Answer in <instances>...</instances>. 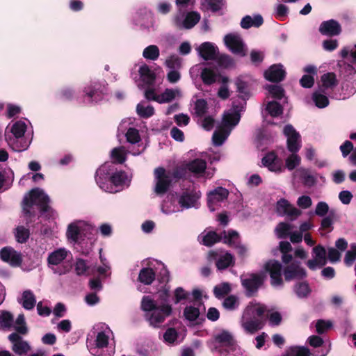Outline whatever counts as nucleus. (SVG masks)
<instances>
[{"label":"nucleus","mask_w":356,"mask_h":356,"mask_svg":"<svg viewBox=\"0 0 356 356\" xmlns=\"http://www.w3.org/2000/svg\"><path fill=\"white\" fill-rule=\"evenodd\" d=\"M215 60L220 67L223 68H228L233 65V59L226 54H217V58Z\"/></svg>","instance_id":"60"},{"label":"nucleus","mask_w":356,"mask_h":356,"mask_svg":"<svg viewBox=\"0 0 356 356\" xmlns=\"http://www.w3.org/2000/svg\"><path fill=\"white\" fill-rule=\"evenodd\" d=\"M139 73L143 81L146 83L152 84L154 82L156 76L147 65L145 64L140 66Z\"/></svg>","instance_id":"36"},{"label":"nucleus","mask_w":356,"mask_h":356,"mask_svg":"<svg viewBox=\"0 0 356 356\" xmlns=\"http://www.w3.org/2000/svg\"><path fill=\"white\" fill-rule=\"evenodd\" d=\"M223 243L237 250L238 255L244 259L248 254V248L241 244L238 233L235 230L223 231Z\"/></svg>","instance_id":"8"},{"label":"nucleus","mask_w":356,"mask_h":356,"mask_svg":"<svg viewBox=\"0 0 356 356\" xmlns=\"http://www.w3.org/2000/svg\"><path fill=\"white\" fill-rule=\"evenodd\" d=\"M127 179V175L124 171H117L110 177L109 180L115 186H122Z\"/></svg>","instance_id":"41"},{"label":"nucleus","mask_w":356,"mask_h":356,"mask_svg":"<svg viewBox=\"0 0 356 356\" xmlns=\"http://www.w3.org/2000/svg\"><path fill=\"white\" fill-rule=\"evenodd\" d=\"M195 113L199 117H202L207 112L208 109V104L207 102L204 99H198L196 100L195 103Z\"/></svg>","instance_id":"56"},{"label":"nucleus","mask_w":356,"mask_h":356,"mask_svg":"<svg viewBox=\"0 0 356 356\" xmlns=\"http://www.w3.org/2000/svg\"><path fill=\"white\" fill-rule=\"evenodd\" d=\"M284 275L285 280L289 282L294 279H302L306 277L307 273L299 264L292 263L284 268Z\"/></svg>","instance_id":"19"},{"label":"nucleus","mask_w":356,"mask_h":356,"mask_svg":"<svg viewBox=\"0 0 356 356\" xmlns=\"http://www.w3.org/2000/svg\"><path fill=\"white\" fill-rule=\"evenodd\" d=\"M176 92L173 89L166 88L160 95L159 104L168 103L172 102L176 97Z\"/></svg>","instance_id":"59"},{"label":"nucleus","mask_w":356,"mask_h":356,"mask_svg":"<svg viewBox=\"0 0 356 356\" xmlns=\"http://www.w3.org/2000/svg\"><path fill=\"white\" fill-rule=\"evenodd\" d=\"M277 156L274 152L267 153L262 159V164L267 167L270 171L278 170L277 165Z\"/></svg>","instance_id":"32"},{"label":"nucleus","mask_w":356,"mask_h":356,"mask_svg":"<svg viewBox=\"0 0 356 356\" xmlns=\"http://www.w3.org/2000/svg\"><path fill=\"white\" fill-rule=\"evenodd\" d=\"M229 195L227 189L223 187H218L208 194V205L211 208V204L220 202L227 199Z\"/></svg>","instance_id":"20"},{"label":"nucleus","mask_w":356,"mask_h":356,"mask_svg":"<svg viewBox=\"0 0 356 356\" xmlns=\"http://www.w3.org/2000/svg\"><path fill=\"white\" fill-rule=\"evenodd\" d=\"M6 139L8 140L9 145L15 152H22L26 149L29 147V145L26 141L22 142V138L19 139H12V138L10 137L8 139L7 136H6Z\"/></svg>","instance_id":"44"},{"label":"nucleus","mask_w":356,"mask_h":356,"mask_svg":"<svg viewBox=\"0 0 356 356\" xmlns=\"http://www.w3.org/2000/svg\"><path fill=\"white\" fill-rule=\"evenodd\" d=\"M224 41L225 45L232 53L241 56H245L244 44L240 35L229 33L225 36Z\"/></svg>","instance_id":"11"},{"label":"nucleus","mask_w":356,"mask_h":356,"mask_svg":"<svg viewBox=\"0 0 356 356\" xmlns=\"http://www.w3.org/2000/svg\"><path fill=\"white\" fill-rule=\"evenodd\" d=\"M322 82V90L333 89L338 85V80L337 76L334 72H327L323 74L321 77Z\"/></svg>","instance_id":"28"},{"label":"nucleus","mask_w":356,"mask_h":356,"mask_svg":"<svg viewBox=\"0 0 356 356\" xmlns=\"http://www.w3.org/2000/svg\"><path fill=\"white\" fill-rule=\"evenodd\" d=\"M199 55L204 60H213L217 58L218 49L210 42H204L200 44L197 49Z\"/></svg>","instance_id":"18"},{"label":"nucleus","mask_w":356,"mask_h":356,"mask_svg":"<svg viewBox=\"0 0 356 356\" xmlns=\"http://www.w3.org/2000/svg\"><path fill=\"white\" fill-rule=\"evenodd\" d=\"M200 312L197 307L186 306L184 309V316L191 322L196 321L200 316Z\"/></svg>","instance_id":"46"},{"label":"nucleus","mask_w":356,"mask_h":356,"mask_svg":"<svg viewBox=\"0 0 356 356\" xmlns=\"http://www.w3.org/2000/svg\"><path fill=\"white\" fill-rule=\"evenodd\" d=\"M231 286L228 282H223L216 285L213 289V294L216 298L220 299L229 294L231 291Z\"/></svg>","instance_id":"43"},{"label":"nucleus","mask_w":356,"mask_h":356,"mask_svg":"<svg viewBox=\"0 0 356 356\" xmlns=\"http://www.w3.org/2000/svg\"><path fill=\"white\" fill-rule=\"evenodd\" d=\"M26 131V125L22 121H17L15 122L11 128V132L14 136L13 139H19L23 138Z\"/></svg>","instance_id":"42"},{"label":"nucleus","mask_w":356,"mask_h":356,"mask_svg":"<svg viewBox=\"0 0 356 356\" xmlns=\"http://www.w3.org/2000/svg\"><path fill=\"white\" fill-rule=\"evenodd\" d=\"M67 237L74 242H77L80 235V229L75 223H70L67 229Z\"/></svg>","instance_id":"55"},{"label":"nucleus","mask_w":356,"mask_h":356,"mask_svg":"<svg viewBox=\"0 0 356 356\" xmlns=\"http://www.w3.org/2000/svg\"><path fill=\"white\" fill-rule=\"evenodd\" d=\"M83 98L88 104L97 103L104 98L106 93V88L104 83L99 81L91 82L83 88Z\"/></svg>","instance_id":"7"},{"label":"nucleus","mask_w":356,"mask_h":356,"mask_svg":"<svg viewBox=\"0 0 356 356\" xmlns=\"http://www.w3.org/2000/svg\"><path fill=\"white\" fill-rule=\"evenodd\" d=\"M13 328L16 330V333L21 334H26L28 332V328L26 325L25 318L24 314H19L16 321L15 325Z\"/></svg>","instance_id":"53"},{"label":"nucleus","mask_w":356,"mask_h":356,"mask_svg":"<svg viewBox=\"0 0 356 356\" xmlns=\"http://www.w3.org/2000/svg\"><path fill=\"white\" fill-rule=\"evenodd\" d=\"M190 293L186 291L182 287H177L174 292V302L175 304L180 302L181 300H188Z\"/></svg>","instance_id":"62"},{"label":"nucleus","mask_w":356,"mask_h":356,"mask_svg":"<svg viewBox=\"0 0 356 356\" xmlns=\"http://www.w3.org/2000/svg\"><path fill=\"white\" fill-rule=\"evenodd\" d=\"M22 300V307L27 310L33 309L36 303L35 297L31 290H26L23 292Z\"/></svg>","instance_id":"35"},{"label":"nucleus","mask_w":356,"mask_h":356,"mask_svg":"<svg viewBox=\"0 0 356 356\" xmlns=\"http://www.w3.org/2000/svg\"><path fill=\"white\" fill-rule=\"evenodd\" d=\"M30 236V232L29 229L23 226H19L16 228L15 237L18 243H25Z\"/></svg>","instance_id":"54"},{"label":"nucleus","mask_w":356,"mask_h":356,"mask_svg":"<svg viewBox=\"0 0 356 356\" xmlns=\"http://www.w3.org/2000/svg\"><path fill=\"white\" fill-rule=\"evenodd\" d=\"M215 341L226 346H230L233 344V337L227 330H222L220 334L215 335Z\"/></svg>","instance_id":"38"},{"label":"nucleus","mask_w":356,"mask_h":356,"mask_svg":"<svg viewBox=\"0 0 356 356\" xmlns=\"http://www.w3.org/2000/svg\"><path fill=\"white\" fill-rule=\"evenodd\" d=\"M300 163V158L295 154L290 155L286 160V166L289 170L295 169Z\"/></svg>","instance_id":"64"},{"label":"nucleus","mask_w":356,"mask_h":356,"mask_svg":"<svg viewBox=\"0 0 356 356\" xmlns=\"http://www.w3.org/2000/svg\"><path fill=\"white\" fill-rule=\"evenodd\" d=\"M266 109L273 118L278 117L283 113L282 106L276 101L269 102L266 105Z\"/></svg>","instance_id":"40"},{"label":"nucleus","mask_w":356,"mask_h":356,"mask_svg":"<svg viewBox=\"0 0 356 356\" xmlns=\"http://www.w3.org/2000/svg\"><path fill=\"white\" fill-rule=\"evenodd\" d=\"M356 260V244L353 243L350 245V250H348L345 254L344 263L350 266Z\"/></svg>","instance_id":"57"},{"label":"nucleus","mask_w":356,"mask_h":356,"mask_svg":"<svg viewBox=\"0 0 356 356\" xmlns=\"http://www.w3.org/2000/svg\"><path fill=\"white\" fill-rule=\"evenodd\" d=\"M207 168V162L202 159H195L187 164V169L194 174L204 173Z\"/></svg>","instance_id":"30"},{"label":"nucleus","mask_w":356,"mask_h":356,"mask_svg":"<svg viewBox=\"0 0 356 356\" xmlns=\"http://www.w3.org/2000/svg\"><path fill=\"white\" fill-rule=\"evenodd\" d=\"M234 258L233 255L227 252L225 254L221 255L216 261V268L220 270H223L233 266L234 265Z\"/></svg>","instance_id":"26"},{"label":"nucleus","mask_w":356,"mask_h":356,"mask_svg":"<svg viewBox=\"0 0 356 356\" xmlns=\"http://www.w3.org/2000/svg\"><path fill=\"white\" fill-rule=\"evenodd\" d=\"M300 179L302 184L307 186H312L316 182L315 177L310 174L309 170L307 169L300 170Z\"/></svg>","instance_id":"49"},{"label":"nucleus","mask_w":356,"mask_h":356,"mask_svg":"<svg viewBox=\"0 0 356 356\" xmlns=\"http://www.w3.org/2000/svg\"><path fill=\"white\" fill-rule=\"evenodd\" d=\"M200 14L197 11H190L186 13L184 19V29L193 28L200 20Z\"/></svg>","instance_id":"31"},{"label":"nucleus","mask_w":356,"mask_h":356,"mask_svg":"<svg viewBox=\"0 0 356 356\" xmlns=\"http://www.w3.org/2000/svg\"><path fill=\"white\" fill-rule=\"evenodd\" d=\"M67 253L65 248H59L49 254L47 266L54 274L62 275L70 272L72 266L64 261Z\"/></svg>","instance_id":"4"},{"label":"nucleus","mask_w":356,"mask_h":356,"mask_svg":"<svg viewBox=\"0 0 356 356\" xmlns=\"http://www.w3.org/2000/svg\"><path fill=\"white\" fill-rule=\"evenodd\" d=\"M201 194L195 189H187L182 192L179 197L178 203L182 208L188 209L195 207Z\"/></svg>","instance_id":"12"},{"label":"nucleus","mask_w":356,"mask_h":356,"mask_svg":"<svg viewBox=\"0 0 356 356\" xmlns=\"http://www.w3.org/2000/svg\"><path fill=\"white\" fill-rule=\"evenodd\" d=\"M266 275L265 273H250L241 275V285L245 289L247 297L251 298L257 294L259 289L264 285Z\"/></svg>","instance_id":"5"},{"label":"nucleus","mask_w":356,"mask_h":356,"mask_svg":"<svg viewBox=\"0 0 356 356\" xmlns=\"http://www.w3.org/2000/svg\"><path fill=\"white\" fill-rule=\"evenodd\" d=\"M294 291L298 298H305L311 293V289L307 282H302L295 284Z\"/></svg>","instance_id":"39"},{"label":"nucleus","mask_w":356,"mask_h":356,"mask_svg":"<svg viewBox=\"0 0 356 356\" xmlns=\"http://www.w3.org/2000/svg\"><path fill=\"white\" fill-rule=\"evenodd\" d=\"M136 112L140 118L147 119L154 114V108L150 105L145 107L138 104L136 106Z\"/></svg>","instance_id":"51"},{"label":"nucleus","mask_w":356,"mask_h":356,"mask_svg":"<svg viewBox=\"0 0 356 356\" xmlns=\"http://www.w3.org/2000/svg\"><path fill=\"white\" fill-rule=\"evenodd\" d=\"M282 264L277 260H270L264 265V269L269 273L273 286H280L283 284L282 278Z\"/></svg>","instance_id":"10"},{"label":"nucleus","mask_w":356,"mask_h":356,"mask_svg":"<svg viewBox=\"0 0 356 356\" xmlns=\"http://www.w3.org/2000/svg\"><path fill=\"white\" fill-rule=\"evenodd\" d=\"M154 174L156 181L154 192L157 195H163L170 189L173 182L172 179L163 167L155 168Z\"/></svg>","instance_id":"6"},{"label":"nucleus","mask_w":356,"mask_h":356,"mask_svg":"<svg viewBox=\"0 0 356 356\" xmlns=\"http://www.w3.org/2000/svg\"><path fill=\"white\" fill-rule=\"evenodd\" d=\"M14 181V172L10 168H5L0 171V191L5 187L8 189Z\"/></svg>","instance_id":"23"},{"label":"nucleus","mask_w":356,"mask_h":356,"mask_svg":"<svg viewBox=\"0 0 356 356\" xmlns=\"http://www.w3.org/2000/svg\"><path fill=\"white\" fill-rule=\"evenodd\" d=\"M95 344L98 349L107 347L108 344V337L104 332H98L95 340ZM98 352L99 350H97L96 353L97 356H112V354L110 353H104L103 352H101L100 353H98Z\"/></svg>","instance_id":"34"},{"label":"nucleus","mask_w":356,"mask_h":356,"mask_svg":"<svg viewBox=\"0 0 356 356\" xmlns=\"http://www.w3.org/2000/svg\"><path fill=\"white\" fill-rule=\"evenodd\" d=\"M155 271L149 267L143 268L138 274V280L145 285H150L155 280Z\"/></svg>","instance_id":"24"},{"label":"nucleus","mask_w":356,"mask_h":356,"mask_svg":"<svg viewBox=\"0 0 356 356\" xmlns=\"http://www.w3.org/2000/svg\"><path fill=\"white\" fill-rule=\"evenodd\" d=\"M313 251L319 266H325L326 264V250L325 248L321 245H318L313 248Z\"/></svg>","instance_id":"50"},{"label":"nucleus","mask_w":356,"mask_h":356,"mask_svg":"<svg viewBox=\"0 0 356 356\" xmlns=\"http://www.w3.org/2000/svg\"><path fill=\"white\" fill-rule=\"evenodd\" d=\"M229 132L224 127H221L219 130L215 131L213 136V143L215 146H220L229 136Z\"/></svg>","instance_id":"37"},{"label":"nucleus","mask_w":356,"mask_h":356,"mask_svg":"<svg viewBox=\"0 0 356 356\" xmlns=\"http://www.w3.org/2000/svg\"><path fill=\"white\" fill-rule=\"evenodd\" d=\"M266 308L264 305L249 306L243 316L242 327L248 334H254L265 325L264 314Z\"/></svg>","instance_id":"3"},{"label":"nucleus","mask_w":356,"mask_h":356,"mask_svg":"<svg viewBox=\"0 0 356 356\" xmlns=\"http://www.w3.org/2000/svg\"><path fill=\"white\" fill-rule=\"evenodd\" d=\"M268 92L272 97L277 99H282L284 95V90L282 86L277 85L269 86Z\"/></svg>","instance_id":"61"},{"label":"nucleus","mask_w":356,"mask_h":356,"mask_svg":"<svg viewBox=\"0 0 356 356\" xmlns=\"http://www.w3.org/2000/svg\"><path fill=\"white\" fill-rule=\"evenodd\" d=\"M8 339L13 343V350L20 356L26 355L31 349L29 343L22 340V337L16 332H13L9 334Z\"/></svg>","instance_id":"17"},{"label":"nucleus","mask_w":356,"mask_h":356,"mask_svg":"<svg viewBox=\"0 0 356 356\" xmlns=\"http://www.w3.org/2000/svg\"><path fill=\"white\" fill-rule=\"evenodd\" d=\"M126 138L127 140L131 144L137 143L140 140L139 132L135 128H129L127 130Z\"/></svg>","instance_id":"63"},{"label":"nucleus","mask_w":356,"mask_h":356,"mask_svg":"<svg viewBox=\"0 0 356 356\" xmlns=\"http://www.w3.org/2000/svg\"><path fill=\"white\" fill-rule=\"evenodd\" d=\"M236 90L239 93L238 97L242 99H248L250 97L248 82L244 81L241 76H238L235 80Z\"/></svg>","instance_id":"25"},{"label":"nucleus","mask_w":356,"mask_h":356,"mask_svg":"<svg viewBox=\"0 0 356 356\" xmlns=\"http://www.w3.org/2000/svg\"><path fill=\"white\" fill-rule=\"evenodd\" d=\"M293 226L287 222H280L276 227L275 231L277 232V237L279 238H286L290 234V231Z\"/></svg>","instance_id":"47"},{"label":"nucleus","mask_w":356,"mask_h":356,"mask_svg":"<svg viewBox=\"0 0 356 356\" xmlns=\"http://www.w3.org/2000/svg\"><path fill=\"white\" fill-rule=\"evenodd\" d=\"M241 120V114L237 113H226L223 115L222 124L224 128H232L237 125Z\"/></svg>","instance_id":"29"},{"label":"nucleus","mask_w":356,"mask_h":356,"mask_svg":"<svg viewBox=\"0 0 356 356\" xmlns=\"http://www.w3.org/2000/svg\"><path fill=\"white\" fill-rule=\"evenodd\" d=\"M322 92H324V90L320 88V91H315L312 94V100L314 101L316 106L319 108H325L330 103L328 97L322 94Z\"/></svg>","instance_id":"33"},{"label":"nucleus","mask_w":356,"mask_h":356,"mask_svg":"<svg viewBox=\"0 0 356 356\" xmlns=\"http://www.w3.org/2000/svg\"><path fill=\"white\" fill-rule=\"evenodd\" d=\"M218 76H220V74L210 67L203 68L200 73V78L206 86H211L216 83Z\"/></svg>","instance_id":"21"},{"label":"nucleus","mask_w":356,"mask_h":356,"mask_svg":"<svg viewBox=\"0 0 356 356\" xmlns=\"http://www.w3.org/2000/svg\"><path fill=\"white\" fill-rule=\"evenodd\" d=\"M111 157L115 163L122 164L126 160V156L122 147H115L111 151Z\"/></svg>","instance_id":"58"},{"label":"nucleus","mask_w":356,"mask_h":356,"mask_svg":"<svg viewBox=\"0 0 356 356\" xmlns=\"http://www.w3.org/2000/svg\"><path fill=\"white\" fill-rule=\"evenodd\" d=\"M143 56L147 59L155 60L159 56V49L156 45H149L143 50Z\"/></svg>","instance_id":"48"},{"label":"nucleus","mask_w":356,"mask_h":356,"mask_svg":"<svg viewBox=\"0 0 356 356\" xmlns=\"http://www.w3.org/2000/svg\"><path fill=\"white\" fill-rule=\"evenodd\" d=\"M223 232L219 235L214 231H209L202 236L200 243L207 247H211L222 240L223 241Z\"/></svg>","instance_id":"22"},{"label":"nucleus","mask_w":356,"mask_h":356,"mask_svg":"<svg viewBox=\"0 0 356 356\" xmlns=\"http://www.w3.org/2000/svg\"><path fill=\"white\" fill-rule=\"evenodd\" d=\"M284 134L287 137V149L295 154L301 147V138L300 134L291 124H287L284 128Z\"/></svg>","instance_id":"9"},{"label":"nucleus","mask_w":356,"mask_h":356,"mask_svg":"<svg viewBox=\"0 0 356 356\" xmlns=\"http://www.w3.org/2000/svg\"><path fill=\"white\" fill-rule=\"evenodd\" d=\"M286 71L282 64H274L264 72V77L270 82L279 83L286 76Z\"/></svg>","instance_id":"16"},{"label":"nucleus","mask_w":356,"mask_h":356,"mask_svg":"<svg viewBox=\"0 0 356 356\" xmlns=\"http://www.w3.org/2000/svg\"><path fill=\"white\" fill-rule=\"evenodd\" d=\"M334 224V212L331 211L328 216H325L321 223V229L327 230V232H331L333 229Z\"/></svg>","instance_id":"52"},{"label":"nucleus","mask_w":356,"mask_h":356,"mask_svg":"<svg viewBox=\"0 0 356 356\" xmlns=\"http://www.w3.org/2000/svg\"><path fill=\"white\" fill-rule=\"evenodd\" d=\"M318 31L323 35L332 37L339 35L342 29L341 24L337 20L332 19L323 21L320 24Z\"/></svg>","instance_id":"15"},{"label":"nucleus","mask_w":356,"mask_h":356,"mask_svg":"<svg viewBox=\"0 0 356 356\" xmlns=\"http://www.w3.org/2000/svg\"><path fill=\"white\" fill-rule=\"evenodd\" d=\"M49 196L43 190L39 188H33L23 198L22 205L23 213L27 217L33 216L34 213L31 211V209L34 205L38 206L41 214L47 213L51 209L49 205Z\"/></svg>","instance_id":"2"},{"label":"nucleus","mask_w":356,"mask_h":356,"mask_svg":"<svg viewBox=\"0 0 356 356\" xmlns=\"http://www.w3.org/2000/svg\"><path fill=\"white\" fill-rule=\"evenodd\" d=\"M277 213L280 216H290L291 220L296 218L301 214V211L297 208L293 207L288 200L282 198L277 202L276 205Z\"/></svg>","instance_id":"14"},{"label":"nucleus","mask_w":356,"mask_h":356,"mask_svg":"<svg viewBox=\"0 0 356 356\" xmlns=\"http://www.w3.org/2000/svg\"><path fill=\"white\" fill-rule=\"evenodd\" d=\"M14 316L11 312L6 310L0 311V328L9 330L13 327Z\"/></svg>","instance_id":"27"},{"label":"nucleus","mask_w":356,"mask_h":356,"mask_svg":"<svg viewBox=\"0 0 356 356\" xmlns=\"http://www.w3.org/2000/svg\"><path fill=\"white\" fill-rule=\"evenodd\" d=\"M186 169L184 166H176L172 170H167V172L169 173L170 178L172 179V181L177 182L186 177Z\"/></svg>","instance_id":"45"},{"label":"nucleus","mask_w":356,"mask_h":356,"mask_svg":"<svg viewBox=\"0 0 356 356\" xmlns=\"http://www.w3.org/2000/svg\"><path fill=\"white\" fill-rule=\"evenodd\" d=\"M0 259L9 263L11 266H19L22 264V258L19 252L15 251L11 247H4L0 250Z\"/></svg>","instance_id":"13"},{"label":"nucleus","mask_w":356,"mask_h":356,"mask_svg":"<svg viewBox=\"0 0 356 356\" xmlns=\"http://www.w3.org/2000/svg\"><path fill=\"white\" fill-rule=\"evenodd\" d=\"M140 308L145 312V318L149 325L154 327H159L165 318L172 313V306L169 304L157 305L149 296H143L141 300Z\"/></svg>","instance_id":"1"}]
</instances>
